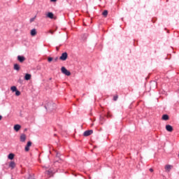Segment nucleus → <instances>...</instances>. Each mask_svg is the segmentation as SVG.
I'll return each mask as SVG.
<instances>
[{"label": "nucleus", "mask_w": 179, "mask_h": 179, "mask_svg": "<svg viewBox=\"0 0 179 179\" xmlns=\"http://www.w3.org/2000/svg\"><path fill=\"white\" fill-rule=\"evenodd\" d=\"M45 108L49 110V111H54L57 108V105L53 102H48L45 106Z\"/></svg>", "instance_id": "1"}, {"label": "nucleus", "mask_w": 179, "mask_h": 179, "mask_svg": "<svg viewBox=\"0 0 179 179\" xmlns=\"http://www.w3.org/2000/svg\"><path fill=\"white\" fill-rule=\"evenodd\" d=\"M61 71L64 73V75H66V76H71V71H68L65 66H62L61 68Z\"/></svg>", "instance_id": "2"}, {"label": "nucleus", "mask_w": 179, "mask_h": 179, "mask_svg": "<svg viewBox=\"0 0 179 179\" xmlns=\"http://www.w3.org/2000/svg\"><path fill=\"white\" fill-rule=\"evenodd\" d=\"M59 59H60V61H66V59H68V53L66 52H63Z\"/></svg>", "instance_id": "3"}, {"label": "nucleus", "mask_w": 179, "mask_h": 179, "mask_svg": "<svg viewBox=\"0 0 179 179\" xmlns=\"http://www.w3.org/2000/svg\"><path fill=\"white\" fill-rule=\"evenodd\" d=\"M56 159H55V162L61 163V162H62V158H61V153L59 152L56 153Z\"/></svg>", "instance_id": "4"}, {"label": "nucleus", "mask_w": 179, "mask_h": 179, "mask_svg": "<svg viewBox=\"0 0 179 179\" xmlns=\"http://www.w3.org/2000/svg\"><path fill=\"white\" fill-rule=\"evenodd\" d=\"M93 134V130H87L84 131L83 136H90Z\"/></svg>", "instance_id": "5"}, {"label": "nucleus", "mask_w": 179, "mask_h": 179, "mask_svg": "<svg viewBox=\"0 0 179 179\" xmlns=\"http://www.w3.org/2000/svg\"><path fill=\"white\" fill-rule=\"evenodd\" d=\"M17 61H19V62H21V63L24 62V61H26V57H24V56L18 55Z\"/></svg>", "instance_id": "6"}, {"label": "nucleus", "mask_w": 179, "mask_h": 179, "mask_svg": "<svg viewBox=\"0 0 179 179\" xmlns=\"http://www.w3.org/2000/svg\"><path fill=\"white\" fill-rule=\"evenodd\" d=\"M30 146H31V141H28L24 148L25 152L30 150Z\"/></svg>", "instance_id": "7"}, {"label": "nucleus", "mask_w": 179, "mask_h": 179, "mask_svg": "<svg viewBox=\"0 0 179 179\" xmlns=\"http://www.w3.org/2000/svg\"><path fill=\"white\" fill-rule=\"evenodd\" d=\"M166 130L168 131V132H173V127L170 124H166Z\"/></svg>", "instance_id": "8"}, {"label": "nucleus", "mask_w": 179, "mask_h": 179, "mask_svg": "<svg viewBox=\"0 0 179 179\" xmlns=\"http://www.w3.org/2000/svg\"><path fill=\"white\" fill-rule=\"evenodd\" d=\"M20 141L21 142H26V134H22L20 136Z\"/></svg>", "instance_id": "9"}, {"label": "nucleus", "mask_w": 179, "mask_h": 179, "mask_svg": "<svg viewBox=\"0 0 179 179\" xmlns=\"http://www.w3.org/2000/svg\"><path fill=\"white\" fill-rule=\"evenodd\" d=\"M20 128H22V126H20V124L14 125V130L15 132H19V131H20Z\"/></svg>", "instance_id": "10"}, {"label": "nucleus", "mask_w": 179, "mask_h": 179, "mask_svg": "<svg viewBox=\"0 0 179 179\" xmlns=\"http://www.w3.org/2000/svg\"><path fill=\"white\" fill-rule=\"evenodd\" d=\"M87 37H89V34H83L81 35V38L83 41H86V40H87Z\"/></svg>", "instance_id": "11"}, {"label": "nucleus", "mask_w": 179, "mask_h": 179, "mask_svg": "<svg viewBox=\"0 0 179 179\" xmlns=\"http://www.w3.org/2000/svg\"><path fill=\"white\" fill-rule=\"evenodd\" d=\"M31 79V74L26 73L24 76V80H30Z\"/></svg>", "instance_id": "12"}, {"label": "nucleus", "mask_w": 179, "mask_h": 179, "mask_svg": "<svg viewBox=\"0 0 179 179\" xmlns=\"http://www.w3.org/2000/svg\"><path fill=\"white\" fill-rule=\"evenodd\" d=\"M9 167H10V169H12V170H13V169H15V167H16V164L15 163V162L11 161L9 164Z\"/></svg>", "instance_id": "13"}, {"label": "nucleus", "mask_w": 179, "mask_h": 179, "mask_svg": "<svg viewBox=\"0 0 179 179\" xmlns=\"http://www.w3.org/2000/svg\"><path fill=\"white\" fill-rule=\"evenodd\" d=\"M30 34L32 37H34L37 34V30L36 29H33L31 30Z\"/></svg>", "instance_id": "14"}, {"label": "nucleus", "mask_w": 179, "mask_h": 179, "mask_svg": "<svg viewBox=\"0 0 179 179\" xmlns=\"http://www.w3.org/2000/svg\"><path fill=\"white\" fill-rule=\"evenodd\" d=\"M169 118L170 117H169V115L165 114L162 115V120H163L164 121H169Z\"/></svg>", "instance_id": "15"}, {"label": "nucleus", "mask_w": 179, "mask_h": 179, "mask_svg": "<svg viewBox=\"0 0 179 179\" xmlns=\"http://www.w3.org/2000/svg\"><path fill=\"white\" fill-rule=\"evenodd\" d=\"M173 166L171 165H166L165 166V170H166L168 171V173H170L171 169H172Z\"/></svg>", "instance_id": "16"}, {"label": "nucleus", "mask_w": 179, "mask_h": 179, "mask_svg": "<svg viewBox=\"0 0 179 179\" xmlns=\"http://www.w3.org/2000/svg\"><path fill=\"white\" fill-rule=\"evenodd\" d=\"M8 159H9V160H13V159H15V154L13 153H10L8 155Z\"/></svg>", "instance_id": "17"}, {"label": "nucleus", "mask_w": 179, "mask_h": 179, "mask_svg": "<svg viewBox=\"0 0 179 179\" xmlns=\"http://www.w3.org/2000/svg\"><path fill=\"white\" fill-rule=\"evenodd\" d=\"M47 17H49V19H54V13L51 12L48 13Z\"/></svg>", "instance_id": "18"}, {"label": "nucleus", "mask_w": 179, "mask_h": 179, "mask_svg": "<svg viewBox=\"0 0 179 179\" xmlns=\"http://www.w3.org/2000/svg\"><path fill=\"white\" fill-rule=\"evenodd\" d=\"M15 71H20V66L18 64H14Z\"/></svg>", "instance_id": "19"}, {"label": "nucleus", "mask_w": 179, "mask_h": 179, "mask_svg": "<svg viewBox=\"0 0 179 179\" xmlns=\"http://www.w3.org/2000/svg\"><path fill=\"white\" fill-rule=\"evenodd\" d=\"M103 16H104V17H107V15H108V10H104L103 12L102 13Z\"/></svg>", "instance_id": "20"}, {"label": "nucleus", "mask_w": 179, "mask_h": 179, "mask_svg": "<svg viewBox=\"0 0 179 179\" xmlns=\"http://www.w3.org/2000/svg\"><path fill=\"white\" fill-rule=\"evenodd\" d=\"M10 90H12V92H16L17 90V88L16 87V86H12L10 87Z\"/></svg>", "instance_id": "21"}, {"label": "nucleus", "mask_w": 179, "mask_h": 179, "mask_svg": "<svg viewBox=\"0 0 179 179\" xmlns=\"http://www.w3.org/2000/svg\"><path fill=\"white\" fill-rule=\"evenodd\" d=\"M117 100H118V95H115L113 96V101H117Z\"/></svg>", "instance_id": "22"}, {"label": "nucleus", "mask_w": 179, "mask_h": 179, "mask_svg": "<svg viewBox=\"0 0 179 179\" xmlns=\"http://www.w3.org/2000/svg\"><path fill=\"white\" fill-rule=\"evenodd\" d=\"M54 59L52 58V57H49L48 58V61L49 62H52V61Z\"/></svg>", "instance_id": "23"}, {"label": "nucleus", "mask_w": 179, "mask_h": 179, "mask_svg": "<svg viewBox=\"0 0 179 179\" xmlns=\"http://www.w3.org/2000/svg\"><path fill=\"white\" fill-rule=\"evenodd\" d=\"M20 94V91L17 90L15 92V96H19Z\"/></svg>", "instance_id": "24"}, {"label": "nucleus", "mask_w": 179, "mask_h": 179, "mask_svg": "<svg viewBox=\"0 0 179 179\" xmlns=\"http://www.w3.org/2000/svg\"><path fill=\"white\" fill-rule=\"evenodd\" d=\"M106 117H107V118H111L112 115H111V114H110V112H108V113H107Z\"/></svg>", "instance_id": "25"}, {"label": "nucleus", "mask_w": 179, "mask_h": 179, "mask_svg": "<svg viewBox=\"0 0 179 179\" xmlns=\"http://www.w3.org/2000/svg\"><path fill=\"white\" fill-rule=\"evenodd\" d=\"M46 173L48 174V176H51V174L52 173V172L51 171H47Z\"/></svg>", "instance_id": "26"}, {"label": "nucleus", "mask_w": 179, "mask_h": 179, "mask_svg": "<svg viewBox=\"0 0 179 179\" xmlns=\"http://www.w3.org/2000/svg\"><path fill=\"white\" fill-rule=\"evenodd\" d=\"M18 83H20V85H22V84H23V80H22V79H19L18 80Z\"/></svg>", "instance_id": "27"}, {"label": "nucleus", "mask_w": 179, "mask_h": 179, "mask_svg": "<svg viewBox=\"0 0 179 179\" xmlns=\"http://www.w3.org/2000/svg\"><path fill=\"white\" fill-rule=\"evenodd\" d=\"M34 19H36V17H32L29 20V22L31 23L33 22H34Z\"/></svg>", "instance_id": "28"}, {"label": "nucleus", "mask_w": 179, "mask_h": 179, "mask_svg": "<svg viewBox=\"0 0 179 179\" xmlns=\"http://www.w3.org/2000/svg\"><path fill=\"white\" fill-rule=\"evenodd\" d=\"M57 61H58V57H56L54 59V62H57Z\"/></svg>", "instance_id": "29"}, {"label": "nucleus", "mask_w": 179, "mask_h": 179, "mask_svg": "<svg viewBox=\"0 0 179 179\" xmlns=\"http://www.w3.org/2000/svg\"><path fill=\"white\" fill-rule=\"evenodd\" d=\"M100 121H104V117H103L100 116Z\"/></svg>", "instance_id": "30"}, {"label": "nucleus", "mask_w": 179, "mask_h": 179, "mask_svg": "<svg viewBox=\"0 0 179 179\" xmlns=\"http://www.w3.org/2000/svg\"><path fill=\"white\" fill-rule=\"evenodd\" d=\"M150 173H153V169L150 168Z\"/></svg>", "instance_id": "31"}, {"label": "nucleus", "mask_w": 179, "mask_h": 179, "mask_svg": "<svg viewBox=\"0 0 179 179\" xmlns=\"http://www.w3.org/2000/svg\"><path fill=\"white\" fill-rule=\"evenodd\" d=\"M50 2H57V0H50Z\"/></svg>", "instance_id": "32"}, {"label": "nucleus", "mask_w": 179, "mask_h": 179, "mask_svg": "<svg viewBox=\"0 0 179 179\" xmlns=\"http://www.w3.org/2000/svg\"><path fill=\"white\" fill-rule=\"evenodd\" d=\"M56 50H57V51H59V48L56 47Z\"/></svg>", "instance_id": "33"}, {"label": "nucleus", "mask_w": 179, "mask_h": 179, "mask_svg": "<svg viewBox=\"0 0 179 179\" xmlns=\"http://www.w3.org/2000/svg\"><path fill=\"white\" fill-rule=\"evenodd\" d=\"M2 120V115H0V121Z\"/></svg>", "instance_id": "34"}, {"label": "nucleus", "mask_w": 179, "mask_h": 179, "mask_svg": "<svg viewBox=\"0 0 179 179\" xmlns=\"http://www.w3.org/2000/svg\"><path fill=\"white\" fill-rule=\"evenodd\" d=\"M52 80V78H49V80Z\"/></svg>", "instance_id": "35"}, {"label": "nucleus", "mask_w": 179, "mask_h": 179, "mask_svg": "<svg viewBox=\"0 0 179 179\" xmlns=\"http://www.w3.org/2000/svg\"><path fill=\"white\" fill-rule=\"evenodd\" d=\"M24 131H27V129H25Z\"/></svg>", "instance_id": "36"}, {"label": "nucleus", "mask_w": 179, "mask_h": 179, "mask_svg": "<svg viewBox=\"0 0 179 179\" xmlns=\"http://www.w3.org/2000/svg\"><path fill=\"white\" fill-rule=\"evenodd\" d=\"M50 33L52 34V31H50Z\"/></svg>", "instance_id": "37"}, {"label": "nucleus", "mask_w": 179, "mask_h": 179, "mask_svg": "<svg viewBox=\"0 0 179 179\" xmlns=\"http://www.w3.org/2000/svg\"><path fill=\"white\" fill-rule=\"evenodd\" d=\"M11 179H13V178H11Z\"/></svg>", "instance_id": "38"}]
</instances>
